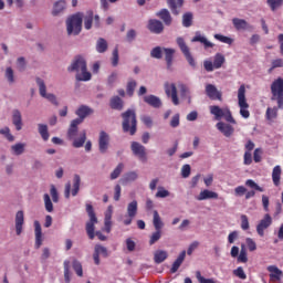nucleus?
Returning a JSON list of instances; mask_svg holds the SVG:
<instances>
[{
    "instance_id": "34",
    "label": "nucleus",
    "mask_w": 283,
    "mask_h": 283,
    "mask_svg": "<svg viewBox=\"0 0 283 283\" xmlns=\"http://www.w3.org/2000/svg\"><path fill=\"white\" fill-rule=\"evenodd\" d=\"M224 63H227V59L224 57V55L221 53H217L214 55V60H213V69L220 70V67H222V65H224Z\"/></svg>"
},
{
    "instance_id": "44",
    "label": "nucleus",
    "mask_w": 283,
    "mask_h": 283,
    "mask_svg": "<svg viewBox=\"0 0 283 283\" xmlns=\"http://www.w3.org/2000/svg\"><path fill=\"white\" fill-rule=\"evenodd\" d=\"M123 169H125V164L119 163L116 168L111 174V180H116L120 174H123Z\"/></svg>"
},
{
    "instance_id": "54",
    "label": "nucleus",
    "mask_w": 283,
    "mask_h": 283,
    "mask_svg": "<svg viewBox=\"0 0 283 283\" xmlns=\"http://www.w3.org/2000/svg\"><path fill=\"white\" fill-rule=\"evenodd\" d=\"M150 56L153 59H163V48L156 46L150 51Z\"/></svg>"
},
{
    "instance_id": "20",
    "label": "nucleus",
    "mask_w": 283,
    "mask_h": 283,
    "mask_svg": "<svg viewBox=\"0 0 283 283\" xmlns=\"http://www.w3.org/2000/svg\"><path fill=\"white\" fill-rule=\"evenodd\" d=\"M25 222L23 210H20L15 214V233L21 235L23 233V223Z\"/></svg>"
},
{
    "instance_id": "37",
    "label": "nucleus",
    "mask_w": 283,
    "mask_h": 283,
    "mask_svg": "<svg viewBox=\"0 0 283 283\" xmlns=\"http://www.w3.org/2000/svg\"><path fill=\"white\" fill-rule=\"evenodd\" d=\"M38 132H39L41 138H42L44 142L50 140V132H48V125H45V124H39V125H38Z\"/></svg>"
},
{
    "instance_id": "46",
    "label": "nucleus",
    "mask_w": 283,
    "mask_h": 283,
    "mask_svg": "<svg viewBox=\"0 0 283 283\" xmlns=\"http://www.w3.org/2000/svg\"><path fill=\"white\" fill-rule=\"evenodd\" d=\"M136 85H137V83H136L135 80L128 81V83H127V85H126V94H127L128 96H134V92H135V90H136Z\"/></svg>"
},
{
    "instance_id": "43",
    "label": "nucleus",
    "mask_w": 283,
    "mask_h": 283,
    "mask_svg": "<svg viewBox=\"0 0 283 283\" xmlns=\"http://www.w3.org/2000/svg\"><path fill=\"white\" fill-rule=\"evenodd\" d=\"M266 3L272 12L283 7V0H266Z\"/></svg>"
},
{
    "instance_id": "53",
    "label": "nucleus",
    "mask_w": 283,
    "mask_h": 283,
    "mask_svg": "<svg viewBox=\"0 0 283 283\" xmlns=\"http://www.w3.org/2000/svg\"><path fill=\"white\" fill-rule=\"evenodd\" d=\"M94 252L99 254V255H103V258H108L109 256V253L107 252V248H105L101 244L95 245Z\"/></svg>"
},
{
    "instance_id": "38",
    "label": "nucleus",
    "mask_w": 283,
    "mask_h": 283,
    "mask_svg": "<svg viewBox=\"0 0 283 283\" xmlns=\"http://www.w3.org/2000/svg\"><path fill=\"white\" fill-rule=\"evenodd\" d=\"M78 191H81V176L74 175L73 178V189L71 191L72 196H78Z\"/></svg>"
},
{
    "instance_id": "62",
    "label": "nucleus",
    "mask_w": 283,
    "mask_h": 283,
    "mask_svg": "<svg viewBox=\"0 0 283 283\" xmlns=\"http://www.w3.org/2000/svg\"><path fill=\"white\" fill-rule=\"evenodd\" d=\"M196 277H197L198 282H200V283H213V279H205V276H202L200 271L196 272Z\"/></svg>"
},
{
    "instance_id": "12",
    "label": "nucleus",
    "mask_w": 283,
    "mask_h": 283,
    "mask_svg": "<svg viewBox=\"0 0 283 283\" xmlns=\"http://www.w3.org/2000/svg\"><path fill=\"white\" fill-rule=\"evenodd\" d=\"M92 23H94L95 28H101V17L94 15V11L90 10L84 15L85 30H92Z\"/></svg>"
},
{
    "instance_id": "58",
    "label": "nucleus",
    "mask_w": 283,
    "mask_h": 283,
    "mask_svg": "<svg viewBox=\"0 0 283 283\" xmlns=\"http://www.w3.org/2000/svg\"><path fill=\"white\" fill-rule=\"evenodd\" d=\"M119 56H118V46L113 50L112 65L116 67L118 65Z\"/></svg>"
},
{
    "instance_id": "45",
    "label": "nucleus",
    "mask_w": 283,
    "mask_h": 283,
    "mask_svg": "<svg viewBox=\"0 0 283 283\" xmlns=\"http://www.w3.org/2000/svg\"><path fill=\"white\" fill-rule=\"evenodd\" d=\"M238 262H242L243 264H247V262H249V256L247 255V248H244V244L241 245Z\"/></svg>"
},
{
    "instance_id": "18",
    "label": "nucleus",
    "mask_w": 283,
    "mask_h": 283,
    "mask_svg": "<svg viewBox=\"0 0 283 283\" xmlns=\"http://www.w3.org/2000/svg\"><path fill=\"white\" fill-rule=\"evenodd\" d=\"M148 30L153 32V34H161V32L165 30V25L160 20L157 19H150L148 21Z\"/></svg>"
},
{
    "instance_id": "35",
    "label": "nucleus",
    "mask_w": 283,
    "mask_h": 283,
    "mask_svg": "<svg viewBox=\"0 0 283 283\" xmlns=\"http://www.w3.org/2000/svg\"><path fill=\"white\" fill-rule=\"evenodd\" d=\"M64 10H65V1L60 0L54 3L52 14L53 17H59V14H61V12H63Z\"/></svg>"
},
{
    "instance_id": "29",
    "label": "nucleus",
    "mask_w": 283,
    "mask_h": 283,
    "mask_svg": "<svg viewBox=\"0 0 283 283\" xmlns=\"http://www.w3.org/2000/svg\"><path fill=\"white\" fill-rule=\"evenodd\" d=\"M167 258H169V254L165 250H157L154 253L155 264H163V262H165V260H167Z\"/></svg>"
},
{
    "instance_id": "3",
    "label": "nucleus",
    "mask_w": 283,
    "mask_h": 283,
    "mask_svg": "<svg viewBox=\"0 0 283 283\" xmlns=\"http://www.w3.org/2000/svg\"><path fill=\"white\" fill-rule=\"evenodd\" d=\"M80 125L81 119H73L67 130V138L69 140H73V147H75V149L83 147V145H85V142L87 140V133L85 130H82L78 134Z\"/></svg>"
},
{
    "instance_id": "59",
    "label": "nucleus",
    "mask_w": 283,
    "mask_h": 283,
    "mask_svg": "<svg viewBox=\"0 0 283 283\" xmlns=\"http://www.w3.org/2000/svg\"><path fill=\"white\" fill-rule=\"evenodd\" d=\"M137 178H138V174H136V171H130L124 176V180H126V182H133Z\"/></svg>"
},
{
    "instance_id": "57",
    "label": "nucleus",
    "mask_w": 283,
    "mask_h": 283,
    "mask_svg": "<svg viewBox=\"0 0 283 283\" xmlns=\"http://www.w3.org/2000/svg\"><path fill=\"white\" fill-rule=\"evenodd\" d=\"M181 176L182 178H189L191 176V166L189 164L181 167Z\"/></svg>"
},
{
    "instance_id": "8",
    "label": "nucleus",
    "mask_w": 283,
    "mask_h": 283,
    "mask_svg": "<svg viewBox=\"0 0 283 283\" xmlns=\"http://www.w3.org/2000/svg\"><path fill=\"white\" fill-rule=\"evenodd\" d=\"M213 116L216 120H227V123H231L232 125H235V119L233 118V115H231V111L227 107L220 108V106H213Z\"/></svg>"
},
{
    "instance_id": "40",
    "label": "nucleus",
    "mask_w": 283,
    "mask_h": 283,
    "mask_svg": "<svg viewBox=\"0 0 283 283\" xmlns=\"http://www.w3.org/2000/svg\"><path fill=\"white\" fill-rule=\"evenodd\" d=\"M277 109H280V107H268L266 112H265V118L268 120H275V118H277Z\"/></svg>"
},
{
    "instance_id": "4",
    "label": "nucleus",
    "mask_w": 283,
    "mask_h": 283,
    "mask_svg": "<svg viewBox=\"0 0 283 283\" xmlns=\"http://www.w3.org/2000/svg\"><path fill=\"white\" fill-rule=\"evenodd\" d=\"M122 128L124 134H129L130 136H135L136 132H138V120L136 119V111L127 109L122 113Z\"/></svg>"
},
{
    "instance_id": "32",
    "label": "nucleus",
    "mask_w": 283,
    "mask_h": 283,
    "mask_svg": "<svg viewBox=\"0 0 283 283\" xmlns=\"http://www.w3.org/2000/svg\"><path fill=\"white\" fill-rule=\"evenodd\" d=\"M109 105L112 109L120 112L124 107V102L119 96H114L111 98Z\"/></svg>"
},
{
    "instance_id": "6",
    "label": "nucleus",
    "mask_w": 283,
    "mask_h": 283,
    "mask_svg": "<svg viewBox=\"0 0 283 283\" xmlns=\"http://www.w3.org/2000/svg\"><path fill=\"white\" fill-rule=\"evenodd\" d=\"M271 101H275L279 109H283V78L279 77L271 84Z\"/></svg>"
},
{
    "instance_id": "2",
    "label": "nucleus",
    "mask_w": 283,
    "mask_h": 283,
    "mask_svg": "<svg viewBox=\"0 0 283 283\" xmlns=\"http://www.w3.org/2000/svg\"><path fill=\"white\" fill-rule=\"evenodd\" d=\"M86 213L90 218V220L86 222V233L90 240H94V238L97 237L101 242H105V240H107V237L103 234V232H94L95 224H98V218H96V212H94V207L91 203L86 205Z\"/></svg>"
},
{
    "instance_id": "31",
    "label": "nucleus",
    "mask_w": 283,
    "mask_h": 283,
    "mask_svg": "<svg viewBox=\"0 0 283 283\" xmlns=\"http://www.w3.org/2000/svg\"><path fill=\"white\" fill-rule=\"evenodd\" d=\"M191 43H202L205 48H213V43L207 41V38L202 36L200 33H196V35L191 39Z\"/></svg>"
},
{
    "instance_id": "33",
    "label": "nucleus",
    "mask_w": 283,
    "mask_h": 283,
    "mask_svg": "<svg viewBox=\"0 0 283 283\" xmlns=\"http://www.w3.org/2000/svg\"><path fill=\"white\" fill-rule=\"evenodd\" d=\"M281 178H282V168L280 166H275L272 171V180L275 187H280Z\"/></svg>"
},
{
    "instance_id": "25",
    "label": "nucleus",
    "mask_w": 283,
    "mask_h": 283,
    "mask_svg": "<svg viewBox=\"0 0 283 283\" xmlns=\"http://www.w3.org/2000/svg\"><path fill=\"white\" fill-rule=\"evenodd\" d=\"M185 258H187V251L184 250V251L180 252L178 258L172 263V266L170 269V273H177L178 272V269H180V266H182V263L185 262Z\"/></svg>"
},
{
    "instance_id": "27",
    "label": "nucleus",
    "mask_w": 283,
    "mask_h": 283,
    "mask_svg": "<svg viewBox=\"0 0 283 283\" xmlns=\"http://www.w3.org/2000/svg\"><path fill=\"white\" fill-rule=\"evenodd\" d=\"M12 123H13L17 132H21V129H23V119L21 117V112L19 109L13 111Z\"/></svg>"
},
{
    "instance_id": "26",
    "label": "nucleus",
    "mask_w": 283,
    "mask_h": 283,
    "mask_svg": "<svg viewBox=\"0 0 283 283\" xmlns=\"http://www.w3.org/2000/svg\"><path fill=\"white\" fill-rule=\"evenodd\" d=\"M35 227V249H41V244H43V232L41 230V223L39 221H34Z\"/></svg>"
},
{
    "instance_id": "41",
    "label": "nucleus",
    "mask_w": 283,
    "mask_h": 283,
    "mask_svg": "<svg viewBox=\"0 0 283 283\" xmlns=\"http://www.w3.org/2000/svg\"><path fill=\"white\" fill-rule=\"evenodd\" d=\"M96 51L99 53V54H103L105 52H107V41L103 38H99L97 40V43H96Z\"/></svg>"
},
{
    "instance_id": "7",
    "label": "nucleus",
    "mask_w": 283,
    "mask_h": 283,
    "mask_svg": "<svg viewBox=\"0 0 283 283\" xmlns=\"http://www.w3.org/2000/svg\"><path fill=\"white\" fill-rule=\"evenodd\" d=\"M238 105L240 107V115L242 118H249L251 113L249 112V103H247V87L244 84L238 90Z\"/></svg>"
},
{
    "instance_id": "47",
    "label": "nucleus",
    "mask_w": 283,
    "mask_h": 283,
    "mask_svg": "<svg viewBox=\"0 0 283 283\" xmlns=\"http://www.w3.org/2000/svg\"><path fill=\"white\" fill-rule=\"evenodd\" d=\"M160 238H163V230H156L149 239V244L150 247L156 244V242H158V240H160Z\"/></svg>"
},
{
    "instance_id": "50",
    "label": "nucleus",
    "mask_w": 283,
    "mask_h": 283,
    "mask_svg": "<svg viewBox=\"0 0 283 283\" xmlns=\"http://www.w3.org/2000/svg\"><path fill=\"white\" fill-rule=\"evenodd\" d=\"M12 151L15 154V156H21L23 151H25V144H15L11 147Z\"/></svg>"
},
{
    "instance_id": "10",
    "label": "nucleus",
    "mask_w": 283,
    "mask_h": 283,
    "mask_svg": "<svg viewBox=\"0 0 283 283\" xmlns=\"http://www.w3.org/2000/svg\"><path fill=\"white\" fill-rule=\"evenodd\" d=\"M136 216H138V201L133 200L127 205V214L123 220V224H125V227H129V224L134 222V218H136Z\"/></svg>"
},
{
    "instance_id": "39",
    "label": "nucleus",
    "mask_w": 283,
    "mask_h": 283,
    "mask_svg": "<svg viewBox=\"0 0 283 283\" xmlns=\"http://www.w3.org/2000/svg\"><path fill=\"white\" fill-rule=\"evenodd\" d=\"M182 25L184 28H191V25H193V13L191 12L184 13Z\"/></svg>"
},
{
    "instance_id": "42",
    "label": "nucleus",
    "mask_w": 283,
    "mask_h": 283,
    "mask_svg": "<svg viewBox=\"0 0 283 283\" xmlns=\"http://www.w3.org/2000/svg\"><path fill=\"white\" fill-rule=\"evenodd\" d=\"M43 200H44L45 211H48V213H52V211H54V205L52 203V199L50 198V195L44 193Z\"/></svg>"
},
{
    "instance_id": "51",
    "label": "nucleus",
    "mask_w": 283,
    "mask_h": 283,
    "mask_svg": "<svg viewBox=\"0 0 283 283\" xmlns=\"http://www.w3.org/2000/svg\"><path fill=\"white\" fill-rule=\"evenodd\" d=\"M211 198H213V191L203 190L198 195L197 200H211Z\"/></svg>"
},
{
    "instance_id": "28",
    "label": "nucleus",
    "mask_w": 283,
    "mask_h": 283,
    "mask_svg": "<svg viewBox=\"0 0 283 283\" xmlns=\"http://www.w3.org/2000/svg\"><path fill=\"white\" fill-rule=\"evenodd\" d=\"M163 51L165 53L167 70H171V66L174 65V54H176V50L164 48Z\"/></svg>"
},
{
    "instance_id": "64",
    "label": "nucleus",
    "mask_w": 283,
    "mask_h": 283,
    "mask_svg": "<svg viewBox=\"0 0 283 283\" xmlns=\"http://www.w3.org/2000/svg\"><path fill=\"white\" fill-rule=\"evenodd\" d=\"M245 242H247L249 251H255L258 249V244L255 243V241H253V239L247 238Z\"/></svg>"
},
{
    "instance_id": "15",
    "label": "nucleus",
    "mask_w": 283,
    "mask_h": 283,
    "mask_svg": "<svg viewBox=\"0 0 283 283\" xmlns=\"http://www.w3.org/2000/svg\"><path fill=\"white\" fill-rule=\"evenodd\" d=\"M165 93L172 101L174 105H180V101L178 99V88H176V84L165 83Z\"/></svg>"
},
{
    "instance_id": "30",
    "label": "nucleus",
    "mask_w": 283,
    "mask_h": 283,
    "mask_svg": "<svg viewBox=\"0 0 283 283\" xmlns=\"http://www.w3.org/2000/svg\"><path fill=\"white\" fill-rule=\"evenodd\" d=\"M153 224L155 231H163V227H165V223H163V219L160 218V214L157 212V210H154L153 212Z\"/></svg>"
},
{
    "instance_id": "22",
    "label": "nucleus",
    "mask_w": 283,
    "mask_h": 283,
    "mask_svg": "<svg viewBox=\"0 0 283 283\" xmlns=\"http://www.w3.org/2000/svg\"><path fill=\"white\" fill-rule=\"evenodd\" d=\"M217 129H219L223 134V136H226V138H230V136H233V132H235L233 126L222 122H219L217 124Z\"/></svg>"
},
{
    "instance_id": "60",
    "label": "nucleus",
    "mask_w": 283,
    "mask_h": 283,
    "mask_svg": "<svg viewBox=\"0 0 283 283\" xmlns=\"http://www.w3.org/2000/svg\"><path fill=\"white\" fill-rule=\"evenodd\" d=\"M50 193L53 202H59V191L54 185H51Z\"/></svg>"
},
{
    "instance_id": "16",
    "label": "nucleus",
    "mask_w": 283,
    "mask_h": 283,
    "mask_svg": "<svg viewBox=\"0 0 283 283\" xmlns=\"http://www.w3.org/2000/svg\"><path fill=\"white\" fill-rule=\"evenodd\" d=\"M166 3L174 17H178L180 14V10H182V6H185V0H166Z\"/></svg>"
},
{
    "instance_id": "17",
    "label": "nucleus",
    "mask_w": 283,
    "mask_h": 283,
    "mask_svg": "<svg viewBox=\"0 0 283 283\" xmlns=\"http://www.w3.org/2000/svg\"><path fill=\"white\" fill-rule=\"evenodd\" d=\"M98 147L101 154H106L107 149H109V135L105 130L99 133Z\"/></svg>"
},
{
    "instance_id": "61",
    "label": "nucleus",
    "mask_w": 283,
    "mask_h": 283,
    "mask_svg": "<svg viewBox=\"0 0 283 283\" xmlns=\"http://www.w3.org/2000/svg\"><path fill=\"white\" fill-rule=\"evenodd\" d=\"M6 78L9 81V83H14V71L12 70V67H7Z\"/></svg>"
},
{
    "instance_id": "56",
    "label": "nucleus",
    "mask_w": 283,
    "mask_h": 283,
    "mask_svg": "<svg viewBox=\"0 0 283 283\" xmlns=\"http://www.w3.org/2000/svg\"><path fill=\"white\" fill-rule=\"evenodd\" d=\"M233 275H235V277H239V280H247V273H244V269H242V266L233 270Z\"/></svg>"
},
{
    "instance_id": "55",
    "label": "nucleus",
    "mask_w": 283,
    "mask_h": 283,
    "mask_svg": "<svg viewBox=\"0 0 283 283\" xmlns=\"http://www.w3.org/2000/svg\"><path fill=\"white\" fill-rule=\"evenodd\" d=\"M64 282L70 283V261H64Z\"/></svg>"
},
{
    "instance_id": "13",
    "label": "nucleus",
    "mask_w": 283,
    "mask_h": 283,
    "mask_svg": "<svg viewBox=\"0 0 283 283\" xmlns=\"http://www.w3.org/2000/svg\"><path fill=\"white\" fill-rule=\"evenodd\" d=\"M130 149L137 158L142 160V163H147V149L143 144L138 142H133L130 145Z\"/></svg>"
},
{
    "instance_id": "1",
    "label": "nucleus",
    "mask_w": 283,
    "mask_h": 283,
    "mask_svg": "<svg viewBox=\"0 0 283 283\" xmlns=\"http://www.w3.org/2000/svg\"><path fill=\"white\" fill-rule=\"evenodd\" d=\"M67 71L77 72L75 75L76 81H92V73L87 71V62L84 56L76 55Z\"/></svg>"
},
{
    "instance_id": "9",
    "label": "nucleus",
    "mask_w": 283,
    "mask_h": 283,
    "mask_svg": "<svg viewBox=\"0 0 283 283\" xmlns=\"http://www.w3.org/2000/svg\"><path fill=\"white\" fill-rule=\"evenodd\" d=\"M36 84L40 91V96L42 98H46V101H50L55 106H59V101H56V95L49 93L48 94V87L45 86V82L41 77H36Z\"/></svg>"
},
{
    "instance_id": "21",
    "label": "nucleus",
    "mask_w": 283,
    "mask_h": 283,
    "mask_svg": "<svg viewBox=\"0 0 283 283\" xmlns=\"http://www.w3.org/2000/svg\"><path fill=\"white\" fill-rule=\"evenodd\" d=\"M144 102H146L147 105H150V107H154L155 109L163 107V102L160 101V97L156 95L144 96Z\"/></svg>"
},
{
    "instance_id": "19",
    "label": "nucleus",
    "mask_w": 283,
    "mask_h": 283,
    "mask_svg": "<svg viewBox=\"0 0 283 283\" xmlns=\"http://www.w3.org/2000/svg\"><path fill=\"white\" fill-rule=\"evenodd\" d=\"M75 114L78 116V118H75V120H81V123H83L85 118L90 116V114H94V111L90 108V106L82 105L77 108Z\"/></svg>"
},
{
    "instance_id": "36",
    "label": "nucleus",
    "mask_w": 283,
    "mask_h": 283,
    "mask_svg": "<svg viewBox=\"0 0 283 283\" xmlns=\"http://www.w3.org/2000/svg\"><path fill=\"white\" fill-rule=\"evenodd\" d=\"M232 23L235 30H247V28H249V22L244 19L234 18L232 19Z\"/></svg>"
},
{
    "instance_id": "14",
    "label": "nucleus",
    "mask_w": 283,
    "mask_h": 283,
    "mask_svg": "<svg viewBox=\"0 0 283 283\" xmlns=\"http://www.w3.org/2000/svg\"><path fill=\"white\" fill-rule=\"evenodd\" d=\"M271 224H273V218H271V214L266 213L256 226L258 235H260V238H264V231H266Z\"/></svg>"
},
{
    "instance_id": "11",
    "label": "nucleus",
    "mask_w": 283,
    "mask_h": 283,
    "mask_svg": "<svg viewBox=\"0 0 283 283\" xmlns=\"http://www.w3.org/2000/svg\"><path fill=\"white\" fill-rule=\"evenodd\" d=\"M176 42L189 65H191V67H196V60H193V55H191V51H189V46L187 45V42H185V39L179 36Z\"/></svg>"
},
{
    "instance_id": "52",
    "label": "nucleus",
    "mask_w": 283,
    "mask_h": 283,
    "mask_svg": "<svg viewBox=\"0 0 283 283\" xmlns=\"http://www.w3.org/2000/svg\"><path fill=\"white\" fill-rule=\"evenodd\" d=\"M73 270L75 271L78 277H83V264L78 262V260L73 261Z\"/></svg>"
},
{
    "instance_id": "5",
    "label": "nucleus",
    "mask_w": 283,
    "mask_h": 283,
    "mask_svg": "<svg viewBox=\"0 0 283 283\" xmlns=\"http://www.w3.org/2000/svg\"><path fill=\"white\" fill-rule=\"evenodd\" d=\"M66 30L67 34H74V36H77V34H81V31L83 30V13L77 12L73 15H71L66 20Z\"/></svg>"
},
{
    "instance_id": "63",
    "label": "nucleus",
    "mask_w": 283,
    "mask_h": 283,
    "mask_svg": "<svg viewBox=\"0 0 283 283\" xmlns=\"http://www.w3.org/2000/svg\"><path fill=\"white\" fill-rule=\"evenodd\" d=\"M241 229H243V231H248L249 229V217H247V214L241 216Z\"/></svg>"
},
{
    "instance_id": "49",
    "label": "nucleus",
    "mask_w": 283,
    "mask_h": 283,
    "mask_svg": "<svg viewBox=\"0 0 283 283\" xmlns=\"http://www.w3.org/2000/svg\"><path fill=\"white\" fill-rule=\"evenodd\" d=\"M214 39L220 41V43H226L227 45H232L233 43V39L222 34H214Z\"/></svg>"
},
{
    "instance_id": "24",
    "label": "nucleus",
    "mask_w": 283,
    "mask_h": 283,
    "mask_svg": "<svg viewBox=\"0 0 283 283\" xmlns=\"http://www.w3.org/2000/svg\"><path fill=\"white\" fill-rule=\"evenodd\" d=\"M156 17L161 19L165 25H171L174 18H171V13L167 9H161L156 13Z\"/></svg>"
},
{
    "instance_id": "23",
    "label": "nucleus",
    "mask_w": 283,
    "mask_h": 283,
    "mask_svg": "<svg viewBox=\"0 0 283 283\" xmlns=\"http://www.w3.org/2000/svg\"><path fill=\"white\" fill-rule=\"evenodd\" d=\"M268 271L270 273V279L272 281L280 282L283 277V272L277 268V265H270L268 266Z\"/></svg>"
},
{
    "instance_id": "48",
    "label": "nucleus",
    "mask_w": 283,
    "mask_h": 283,
    "mask_svg": "<svg viewBox=\"0 0 283 283\" xmlns=\"http://www.w3.org/2000/svg\"><path fill=\"white\" fill-rule=\"evenodd\" d=\"M247 187L250 189H254V191H260L261 193L264 192V189L260 187L253 179H248L245 181Z\"/></svg>"
}]
</instances>
